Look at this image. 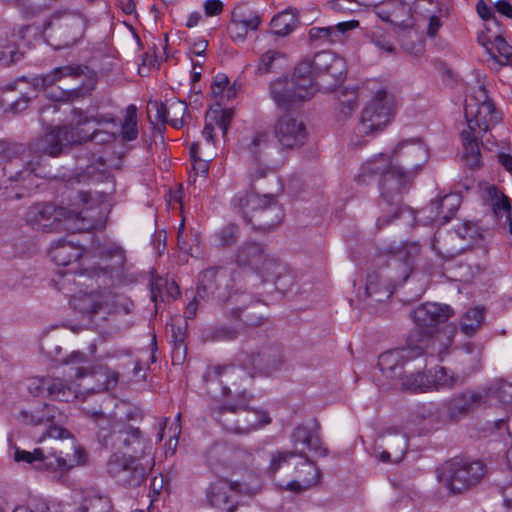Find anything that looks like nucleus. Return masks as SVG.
Here are the masks:
<instances>
[{
  "label": "nucleus",
  "mask_w": 512,
  "mask_h": 512,
  "mask_svg": "<svg viewBox=\"0 0 512 512\" xmlns=\"http://www.w3.org/2000/svg\"><path fill=\"white\" fill-rule=\"evenodd\" d=\"M375 13L383 21L401 27H410L412 19L411 7L403 0H385L375 5Z\"/></svg>",
  "instance_id": "obj_24"
},
{
  "label": "nucleus",
  "mask_w": 512,
  "mask_h": 512,
  "mask_svg": "<svg viewBox=\"0 0 512 512\" xmlns=\"http://www.w3.org/2000/svg\"><path fill=\"white\" fill-rule=\"evenodd\" d=\"M314 72L318 74L323 87L333 88L345 79L347 67L345 60L331 51H321L311 59Z\"/></svg>",
  "instance_id": "obj_14"
},
{
  "label": "nucleus",
  "mask_w": 512,
  "mask_h": 512,
  "mask_svg": "<svg viewBox=\"0 0 512 512\" xmlns=\"http://www.w3.org/2000/svg\"><path fill=\"white\" fill-rule=\"evenodd\" d=\"M83 512H110V499L94 491L88 492L81 504Z\"/></svg>",
  "instance_id": "obj_52"
},
{
  "label": "nucleus",
  "mask_w": 512,
  "mask_h": 512,
  "mask_svg": "<svg viewBox=\"0 0 512 512\" xmlns=\"http://www.w3.org/2000/svg\"><path fill=\"white\" fill-rule=\"evenodd\" d=\"M229 84V79L225 74H217L211 83V91L215 98H223L224 91Z\"/></svg>",
  "instance_id": "obj_59"
},
{
  "label": "nucleus",
  "mask_w": 512,
  "mask_h": 512,
  "mask_svg": "<svg viewBox=\"0 0 512 512\" xmlns=\"http://www.w3.org/2000/svg\"><path fill=\"white\" fill-rule=\"evenodd\" d=\"M251 365L261 373L269 375L282 365L281 350L277 345L263 347L251 355Z\"/></svg>",
  "instance_id": "obj_32"
},
{
  "label": "nucleus",
  "mask_w": 512,
  "mask_h": 512,
  "mask_svg": "<svg viewBox=\"0 0 512 512\" xmlns=\"http://www.w3.org/2000/svg\"><path fill=\"white\" fill-rule=\"evenodd\" d=\"M489 400L487 390H466L454 395L447 404V413L450 419L459 420L475 411Z\"/></svg>",
  "instance_id": "obj_20"
},
{
  "label": "nucleus",
  "mask_w": 512,
  "mask_h": 512,
  "mask_svg": "<svg viewBox=\"0 0 512 512\" xmlns=\"http://www.w3.org/2000/svg\"><path fill=\"white\" fill-rule=\"evenodd\" d=\"M485 312L481 308H470L462 316L460 321L461 331L468 337L473 336L482 326Z\"/></svg>",
  "instance_id": "obj_46"
},
{
  "label": "nucleus",
  "mask_w": 512,
  "mask_h": 512,
  "mask_svg": "<svg viewBox=\"0 0 512 512\" xmlns=\"http://www.w3.org/2000/svg\"><path fill=\"white\" fill-rule=\"evenodd\" d=\"M482 390L489 391V399L495 397L503 404L512 403V384L504 380H499L489 387L482 388Z\"/></svg>",
  "instance_id": "obj_53"
},
{
  "label": "nucleus",
  "mask_w": 512,
  "mask_h": 512,
  "mask_svg": "<svg viewBox=\"0 0 512 512\" xmlns=\"http://www.w3.org/2000/svg\"><path fill=\"white\" fill-rule=\"evenodd\" d=\"M250 396L242 393L237 403L226 402L217 407V420L234 434L247 435L270 423L268 414L261 410L249 409Z\"/></svg>",
  "instance_id": "obj_8"
},
{
  "label": "nucleus",
  "mask_w": 512,
  "mask_h": 512,
  "mask_svg": "<svg viewBox=\"0 0 512 512\" xmlns=\"http://www.w3.org/2000/svg\"><path fill=\"white\" fill-rule=\"evenodd\" d=\"M273 131L283 150L299 149L308 138L305 124L289 114H285L275 121Z\"/></svg>",
  "instance_id": "obj_17"
},
{
  "label": "nucleus",
  "mask_w": 512,
  "mask_h": 512,
  "mask_svg": "<svg viewBox=\"0 0 512 512\" xmlns=\"http://www.w3.org/2000/svg\"><path fill=\"white\" fill-rule=\"evenodd\" d=\"M394 165L416 176L428 160V150L419 139H408L398 143L390 155Z\"/></svg>",
  "instance_id": "obj_13"
},
{
  "label": "nucleus",
  "mask_w": 512,
  "mask_h": 512,
  "mask_svg": "<svg viewBox=\"0 0 512 512\" xmlns=\"http://www.w3.org/2000/svg\"><path fill=\"white\" fill-rule=\"evenodd\" d=\"M399 260H403L401 263V278H393L390 272L385 275L379 272H373L367 275L365 293L368 297L375 294H382L381 297L375 298V301L381 302L386 298H389L393 290L402 285L409 277L412 272V261L410 253L406 250H400L397 258H393V264L396 266Z\"/></svg>",
  "instance_id": "obj_10"
},
{
  "label": "nucleus",
  "mask_w": 512,
  "mask_h": 512,
  "mask_svg": "<svg viewBox=\"0 0 512 512\" xmlns=\"http://www.w3.org/2000/svg\"><path fill=\"white\" fill-rule=\"evenodd\" d=\"M484 134L473 133L466 129L461 132L463 158L470 168H478L481 164L480 141Z\"/></svg>",
  "instance_id": "obj_37"
},
{
  "label": "nucleus",
  "mask_w": 512,
  "mask_h": 512,
  "mask_svg": "<svg viewBox=\"0 0 512 512\" xmlns=\"http://www.w3.org/2000/svg\"><path fill=\"white\" fill-rule=\"evenodd\" d=\"M477 13L483 20L494 19L495 15L490 6L484 0H479L476 5Z\"/></svg>",
  "instance_id": "obj_64"
},
{
  "label": "nucleus",
  "mask_w": 512,
  "mask_h": 512,
  "mask_svg": "<svg viewBox=\"0 0 512 512\" xmlns=\"http://www.w3.org/2000/svg\"><path fill=\"white\" fill-rule=\"evenodd\" d=\"M298 90L289 82L287 77L279 78L270 84V95L277 106L290 108L297 102H302L297 96Z\"/></svg>",
  "instance_id": "obj_35"
},
{
  "label": "nucleus",
  "mask_w": 512,
  "mask_h": 512,
  "mask_svg": "<svg viewBox=\"0 0 512 512\" xmlns=\"http://www.w3.org/2000/svg\"><path fill=\"white\" fill-rule=\"evenodd\" d=\"M21 416L23 421L27 424L32 425H46L47 428L43 433V436L40 440H43L45 437H50L54 439H65L69 437V432L53 423L54 414L50 412V406L44 405L42 410H35L32 412L22 411Z\"/></svg>",
  "instance_id": "obj_27"
},
{
  "label": "nucleus",
  "mask_w": 512,
  "mask_h": 512,
  "mask_svg": "<svg viewBox=\"0 0 512 512\" xmlns=\"http://www.w3.org/2000/svg\"><path fill=\"white\" fill-rule=\"evenodd\" d=\"M301 463L296 467V479L287 483L288 490L301 492L317 485L321 479V472L316 464L307 456H300Z\"/></svg>",
  "instance_id": "obj_28"
},
{
  "label": "nucleus",
  "mask_w": 512,
  "mask_h": 512,
  "mask_svg": "<svg viewBox=\"0 0 512 512\" xmlns=\"http://www.w3.org/2000/svg\"><path fill=\"white\" fill-rule=\"evenodd\" d=\"M293 452L277 451L271 455V461L269 465V471L276 473L282 464L286 463L289 458L293 457Z\"/></svg>",
  "instance_id": "obj_58"
},
{
  "label": "nucleus",
  "mask_w": 512,
  "mask_h": 512,
  "mask_svg": "<svg viewBox=\"0 0 512 512\" xmlns=\"http://www.w3.org/2000/svg\"><path fill=\"white\" fill-rule=\"evenodd\" d=\"M72 117V124L77 125V129L87 126L118 129L117 121L112 114H96L89 116L83 110L74 108L72 110Z\"/></svg>",
  "instance_id": "obj_38"
},
{
  "label": "nucleus",
  "mask_w": 512,
  "mask_h": 512,
  "mask_svg": "<svg viewBox=\"0 0 512 512\" xmlns=\"http://www.w3.org/2000/svg\"><path fill=\"white\" fill-rule=\"evenodd\" d=\"M39 394L51 397L53 400L70 402L78 395V390L67 380L62 378H52L42 380L38 386Z\"/></svg>",
  "instance_id": "obj_31"
},
{
  "label": "nucleus",
  "mask_w": 512,
  "mask_h": 512,
  "mask_svg": "<svg viewBox=\"0 0 512 512\" xmlns=\"http://www.w3.org/2000/svg\"><path fill=\"white\" fill-rule=\"evenodd\" d=\"M232 205L247 223L256 229L269 231L282 220L283 213L272 194L238 193L232 199Z\"/></svg>",
  "instance_id": "obj_7"
},
{
  "label": "nucleus",
  "mask_w": 512,
  "mask_h": 512,
  "mask_svg": "<svg viewBox=\"0 0 512 512\" xmlns=\"http://www.w3.org/2000/svg\"><path fill=\"white\" fill-rule=\"evenodd\" d=\"M269 136L265 131H256L251 137L250 141L246 144L247 149L252 156L257 159L258 154L268 145Z\"/></svg>",
  "instance_id": "obj_54"
},
{
  "label": "nucleus",
  "mask_w": 512,
  "mask_h": 512,
  "mask_svg": "<svg viewBox=\"0 0 512 512\" xmlns=\"http://www.w3.org/2000/svg\"><path fill=\"white\" fill-rule=\"evenodd\" d=\"M264 282H272L278 288V282L286 272L285 266L274 257L267 254L259 267L254 271Z\"/></svg>",
  "instance_id": "obj_41"
},
{
  "label": "nucleus",
  "mask_w": 512,
  "mask_h": 512,
  "mask_svg": "<svg viewBox=\"0 0 512 512\" xmlns=\"http://www.w3.org/2000/svg\"><path fill=\"white\" fill-rule=\"evenodd\" d=\"M467 127L471 132L484 134L501 121L500 113L487 97L478 105L465 106Z\"/></svg>",
  "instance_id": "obj_19"
},
{
  "label": "nucleus",
  "mask_w": 512,
  "mask_h": 512,
  "mask_svg": "<svg viewBox=\"0 0 512 512\" xmlns=\"http://www.w3.org/2000/svg\"><path fill=\"white\" fill-rule=\"evenodd\" d=\"M335 31L332 27H315L310 30V37L312 39H322L325 41H333L332 34H334Z\"/></svg>",
  "instance_id": "obj_61"
},
{
  "label": "nucleus",
  "mask_w": 512,
  "mask_h": 512,
  "mask_svg": "<svg viewBox=\"0 0 512 512\" xmlns=\"http://www.w3.org/2000/svg\"><path fill=\"white\" fill-rule=\"evenodd\" d=\"M20 36L16 33L0 37V67H8L22 59L19 47Z\"/></svg>",
  "instance_id": "obj_39"
},
{
  "label": "nucleus",
  "mask_w": 512,
  "mask_h": 512,
  "mask_svg": "<svg viewBox=\"0 0 512 512\" xmlns=\"http://www.w3.org/2000/svg\"><path fill=\"white\" fill-rule=\"evenodd\" d=\"M84 248L72 239H59L50 247V257L58 266H69L84 256Z\"/></svg>",
  "instance_id": "obj_29"
},
{
  "label": "nucleus",
  "mask_w": 512,
  "mask_h": 512,
  "mask_svg": "<svg viewBox=\"0 0 512 512\" xmlns=\"http://www.w3.org/2000/svg\"><path fill=\"white\" fill-rule=\"evenodd\" d=\"M249 30L245 26L234 24V21H231L229 26V33L234 41H244Z\"/></svg>",
  "instance_id": "obj_63"
},
{
  "label": "nucleus",
  "mask_w": 512,
  "mask_h": 512,
  "mask_svg": "<svg viewBox=\"0 0 512 512\" xmlns=\"http://www.w3.org/2000/svg\"><path fill=\"white\" fill-rule=\"evenodd\" d=\"M491 45L496 49L498 55L503 58V60H500L499 63L501 65L512 66V46L509 45L501 35L495 36L494 41L491 42Z\"/></svg>",
  "instance_id": "obj_55"
},
{
  "label": "nucleus",
  "mask_w": 512,
  "mask_h": 512,
  "mask_svg": "<svg viewBox=\"0 0 512 512\" xmlns=\"http://www.w3.org/2000/svg\"><path fill=\"white\" fill-rule=\"evenodd\" d=\"M78 195L80 201L85 207L75 214L78 222L77 229L84 231L95 229L97 221L89 213L92 210L95 201L92 199L90 192L79 191Z\"/></svg>",
  "instance_id": "obj_44"
},
{
  "label": "nucleus",
  "mask_w": 512,
  "mask_h": 512,
  "mask_svg": "<svg viewBox=\"0 0 512 512\" xmlns=\"http://www.w3.org/2000/svg\"><path fill=\"white\" fill-rule=\"evenodd\" d=\"M372 177H378L381 206L387 213L378 217L376 221L380 229L399 217L402 212L403 196L409 191L416 176L394 165L386 155L379 154L361 166L356 180L358 183H368Z\"/></svg>",
  "instance_id": "obj_2"
},
{
  "label": "nucleus",
  "mask_w": 512,
  "mask_h": 512,
  "mask_svg": "<svg viewBox=\"0 0 512 512\" xmlns=\"http://www.w3.org/2000/svg\"><path fill=\"white\" fill-rule=\"evenodd\" d=\"M125 262V251L120 246L113 244L103 248L96 265H89L75 272L73 282L77 286H85L86 290L81 289L78 295H73L74 305H77L76 301H80L79 309L91 314L107 306L106 297L101 290L95 288H106L119 283L124 276Z\"/></svg>",
  "instance_id": "obj_1"
},
{
  "label": "nucleus",
  "mask_w": 512,
  "mask_h": 512,
  "mask_svg": "<svg viewBox=\"0 0 512 512\" xmlns=\"http://www.w3.org/2000/svg\"><path fill=\"white\" fill-rule=\"evenodd\" d=\"M296 23V15L290 10H285L272 18L271 27L276 35L286 36L294 30Z\"/></svg>",
  "instance_id": "obj_51"
},
{
  "label": "nucleus",
  "mask_w": 512,
  "mask_h": 512,
  "mask_svg": "<svg viewBox=\"0 0 512 512\" xmlns=\"http://www.w3.org/2000/svg\"><path fill=\"white\" fill-rule=\"evenodd\" d=\"M89 68L80 64H69L54 68L46 74L38 75L32 79L31 85L37 89H47L64 78L78 79L86 76Z\"/></svg>",
  "instance_id": "obj_26"
},
{
  "label": "nucleus",
  "mask_w": 512,
  "mask_h": 512,
  "mask_svg": "<svg viewBox=\"0 0 512 512\" xmlns=\"http://www.w3.org/2000/svg\"><path fill=\"white\" fill-rule=\"evenodd\" d=\"M25 219L32 228L45 230L57 219L56 208L49 203H37L28 209Z\"/></svg>",
  "instance_id": "obj_36"
},
{
  "label": "nucleus",
  "mask_w": 512,
  "mask_h": 512,
  "mask_svg": "<svg viewBox=\"0 0 512 512\" xmlns=\"http://www.w3.org/2000/svg\"><path fill=\"white\" fill-rule=\"evenodd\" d=\"M93 88V86L89 88L81 86L70 90H61L57 96H53V99L57 101L71 102L90 94Z\"/></svg>",
  "instance_id": "obj_57"
},
{
  "label": "nucleus",
  "mask_w": 512,
  "mask_h": 512,
  "mask_svg": "<svg viewBox=\"0 0 512 512\" xmlns=\"http://www.w3.org/2000/svg\"><path fill=\"white\" fill-rule=\"evenodd\" d=\"M231 21H234L236 25L245 26L251 30H257L261 23V18L247 6L237 5L232 11Z\"/></svg>",
  "instance_id": "obj_50"
},
{
  "label": "nucleus",
  "mask_w": 512,
  "mask_h": 512,
  "mask_svg": "<svg viewBox=\"0 0 512 512\" xmlns=\"http://www.w3.org/2000/svg\"><path fill=\"white\" fill-rule=\"evenodd\" d=\"M247 493L246 485L221 478L210 483L206 490V497L212 507L226 512H234L238 504L237 496Z\"/></svg>",
  "instance_id": "obj_16"
},
{
  "label": "nucleus",
  "mask_w": 512,
  "mask_h": 512,
  "mask_svg": "<svg viewBox=\"0 0 512 512\" xmlns=\"http://www.w3.org/2000/svg\"><path fill=\"white\" fill-rule=\"evenodd\" d=\"M267 256L261 244L244 242L235 253V262L239 267L255 271Z\"/></svg>",
  "instance_id": "obj_34"
},
{
  "label": "nucleus",
  "mask_w": 512,
  "mask_h": 512,
  "mask_svg": "<svg viewBox=\"0 0 512 512\" xmlns=\"http://www.w3.org/2000/svg\"><path fill=\"white\" fill-rule=\"evenodd\" d=\"M453 315V309L447 304L427 302L411 312V317L420 332L432 335L435 328L445 323Z\"/></svg>",
  "instance_id": "obj_18"
},
{
  "label": "nucleus",
  "mask_w": 512,
  "mask_h": 512,
  "mask_svg": "<svg viewBox=\"0 0 512 512\" xmlns=\"http://www.w3.org/2000/svg\"><path fill=\"white\" fill-rule=\"evenodd\" d=\"M118 136V129L99 128L94 126L81 127L77 125H65L53 129L41 138L37 139L33 148L38 153L57 157L63 149L72 144H81L88 140L98 144L109 143Z\"/></svg>",
  "instance_id": "obj_6"
},
{
  "label": "nucleus",
  "mask_w": 512,
  "mask_h": 512,
  "mask_svg": "<svg viewBox=\"0 0 512 512\" xmlns=\"http://www.w3.org/2000/svg\"><path fill=\"white\" fill-rule=\"evenodd\" d=\"M292 442L297 449L299 445L303 447L298 451V456H307L305 451L314 452L318 456H326L327 450L322 447L321 440L318 436L313 435L310 429L304 425L297 426L292 433Z\"/></svg>",
  "instance_id": "obj_33"
},
{
  "label": "nucleus",
  "mask_w": 512,
  "mask_h": 512,
  "mask_svg": "<svg viewBox=\"0 0 512 512\" xmlns=\"http://www.w3.org/2000/svg\"><path fill=\"white\" fill-rule=\"evenodd\" d=\"M244 374L242 369L234 365H215L207 368L204 380L213 392L220 390L222 395H228L231 392L230 386H236Z\"/></svg>",
  "instance_id": "obj_21"
},
{
  "label": "nucleus",
  "mask_w": 512,
  "mask_h": 512,
  "mask_svg": "<svg viewBox=\"0 0 512 512\" xmlns=\"http://www.w3.org/2000/svg\"><path fill=\"white\" fill-rule=\"evenodd\" d=\"M143 456L115 452L107 463V472L117 483L125 487H138L145 479V468L138 463Z\"/></svg>",
  "instance_id": "obj_12"
},
{
  "label": "nucleus",
  "mask_w": 512,
  "mask_h": 512,
  "mask_svg": "<svg viewBox=\"0 0 512 512\" xmlns=\"http://www.w3.org/2000/svg\"><path fill=\"white\" fill-rule=\"evenodd\" d=\"M233 113L230 110H222L216 117V125L226 134L228 127L232 121Z\"/></svg>",
  "instance_id": "obj_62"
},
{
  "label": "nucleus",
  "mask_w": 512,
  "mask_h": 512,
  "mask_svg": "<svg viewBox=\"0 0 512 512\" xmlns=\"http://www.w3.org/2000/svg\"><path fill=\"white\" fill-rule=\"evenodd\" d=\"M15 460L25 461L33 465L37 470L46 472L54 480H60L63 475L73 466L60 454L44 455L42 449L37 448L33 452L16 449Z\"/></svg>",
  "instance_id": "obj_15"
},
{
  "label": "nucleus",
  "mask_w": 512,
  "mask_h": 512,
  "mask_svg": "<svg viewBox=\"0 0 512 512\" xmlns=\"http://www.w3.org/2000/svg\"><path fill=\"white\" fill-rule=\"evenodd\" d=\"M486 201L492 207L496 217L500 218L504 214L511 216L512 206L503 192L499 191L495 185H488L485 188Z\"/></svg>",
  "instance_id": "obj_42"
},
{
  "label": "nucleus",
  "mask_w": 512,
  "mask_h": 512,
  "mask_svg": "<svg viewBox=\"0 0 512 512\" xmlns=\"http://www.w3.org/2000/svg\"><path fill=\"white\" fill-rule=\"evenodd\" d=\"M37 140H35L32 145ZM37 156L31 160L21 156L25 148L22 144H8L0 141V164L4 163L3 174L11 183L20 185L24 190L30 192L39 185L36 178H47L50 173L42 165L43 153H38L31 146Z\"/></svg>",
  "instance_id": "obj_5"
},
{
  "label": "nucleus",
  "mask_w": 512,
  "mask_h": 512,
  "mask_svg": "<svg viewBox=\"0 0 512 512\" xmlns=\"http://www.w3.org/2000/svg\"><path fill=\"white\" fill-rule=\"evenodd\" d=\"M432 382H430V374L412 373L405 375L401 379L402 389L410 393H424L431 391Z\"/></svg>",
  "instance_id": "obj_48"
},
{
  "label": "nucleus",
  "mask_w": 512,
  "mask_h": 512,
  "mask_svg": "<svg viewBox=\"0 0 512 512\" xmlns=\"http://www.w3.org/2000/svg\"><path fill=\"white\" fill-rule=\"evenodd\" d=\"M203 9L206 16H217L223 11V3L220 0H206Z\"/></svg>",
  "instance_id": "obj_60"
},
{
  "label": "nucleus",
  "mask_w": 512,
  "mask_h": 512,
  "mask_svg": "<svg viewBox=\"0 0 512 512\" xmlns=\"http://www.w3.org/2000/svg\"><path fill=\"white\" fill-rule=\"evenodd\" d=\"M86 29L85 21L82 17L76 16L68 19L63 26V35L65 36L63 47H70L79 42Z\"/></svg>",
  "instance_id": "obj_45"
},
{
  "label": "nucleus",
  "mask_w": 512,
  "mask_h": 512,
  "mask_svg": "<svg viewBox=\"0 0 512 512\" xmlns=\"http://www.w3.org/2000/svg\"><path fill=\"white\" fill-rule=\"evenodd\" d=\"M118 135L124 141H133L138 137L137 108L131 104L126 108L125 116L118 127Z\"/></svg>",
  "instance_id": "obj_47"
},
{
  "label": "nucleus",
  "mask_w": 512,
  "mask_h": 512,
  "mask_svg": "<svg viewBox=\"0 0 512 512\" xmlns=\"http://www.w3.org/2000/svg\"><path fill=\"white\" fill-rule=\"evenodd\" d=\"M423 353L424 349L419 345L396 348L382 353L377 365L384 374L394 372L398 367L402 368L406 362L422 356Z\"/></svg>",
  "instance_id": "obj_25"
},
{
  "label": "nucleus",
  "mask_w": 512,
  "mask_h": 512,
  "mask_svg": "<svg viewBox=\"0 0 512 512\" xmlns=\"http://www.w3.org/2000/svg\"><path fill=\"white\" fill-rule=\"evenodd\" d=\"M13 512H61L56 507H51L43 499H31L27 505L16 507Z\"/></svg>",
  "instance_id": "obj_56"
},
{
  "label": "nucleus",
  "mask_w": 512,
  "mask_h": 512,
  "mask_svg": "<svg viewBox=\"0 0 512 512\" xmlns=\"http://www.w3.org/2000/svg\"><path fill=\"white\" fill-rule=\"evenodd\" d=\"M285 64V54L279 50L270 49L260 56L256 67V74L265 75L269 73H277Z\"/></svg>",
  "instance_id": "obj_40"
},
{
  "label": "nucleus",
  "mask_w": 512,
  "mask_h": 512,
  "mask_svg": "<svg viewBox=\"0 0 512 512\" xmlns=\"http://www.w3.org/2000/svg\"><path fill=\"white\" fill-rule=\"evenodd\" d=\"M187 104L176 98L161 101H149L148 113L155 111V119L161 123L169 124L179 129L184 125V116L187 112Z\"/></svg>",
  "instance_id": "obj_22"
},
{
  "label": "nucleus",
  "mask_w": 512,
  "mask_h": 512,
  "mask_svg": "<svg viewBox=\"0 0 512 512\" xmlns=\"http://www.w3.org/2000/svg\"><path fill=\"white\" fill-rule=\"evenodd\" d=\"M83 411L94 419L99 442L106 448L127 450L131 455L148 456L152 452L150 439L144 437L138 427L116 421L101 411L84 408Z\"/></svg>",
  "instance_id": "obj_4"
},
{
  "label": "nucleus",
  "mask_w": 512,
  "mask_h": 512,
  "mask_svg": "<svg viewBox=\"0 0 512 512\" xmlns=\"http://www.w3.org/2000/svg\"><path fill=\"white\" fill-rule=\"evenodd\" d=\"M240 237V228L238 225L230 223L222 227L211 236L214 246L220 248L231 247Z\"/></svg>",
  "instance_id": "obj_49"
},
{
  "label": "nucleus",
  "mask_w": 512,
  "mask_h": 512,
  "mask_svg": "<svg viewBox=\"0 0 512 512\" xmlns=\"http://www.w3.org/2000/svg\"><path fill=\"white\" fill-rule=\"evenodd\" d=\"M392 110L393 101L388 97L387 91L378 90L371 103L362 111L359 133L367 135L382 131L389 122Z\"/></svg>",
  "instance_id": "obj_11"
},
{
  "label": "nucleus",
  "mask_w": 512,
  "mask_h": 512,
  "mask_svg": "<svg viewBox=\"0 0 512 512\" xmlns=\"http://www.w3.org/2000/svg\"><path fill=\"white\" fill-rule=\"evenodd\" d=\"M485 472L483 462L455 457L438 468L437 478L450 492L459 494L478 484Z\"/></svg>",
  "instance_id": "obj_9"
},
{
  "label": "nucleus",
  "mask_w": 512,
  "mask_h": 512,
  "mask_svg": "<svg viewBox=\"0 0 512 512\" xmlns=\"http://www.w3.org/2000/svg\"><path fill=\"white\" fill-rule=\"evenodd\" d=\"M241 273L225 267H210L198 278L197 296L226 306L225 313L232 320H239L243 310L252 302L249 293L240 284Z\"/></svg>",
  "instance_id": "obj_3"
},
{
  "label": "nucleus",
  "mask_w": 512,
  "mask_h": 512,
  "mask_svg": "<svg viewBox=\"0 0 512 512\" xmlns=\"http://www.w3.org/2000/svg\"><path fill=\"white\" fill-rule=\"evenodd\" d=\"M318 79L311 59H305L298 63L294 69L292 80L295 89L298 90L297 96L300 100L311 99L319 87H323Z\"/></svg>",
  "instance_id": "obj_23"
},
{
  "label": "nucleus",
  "mask_w": 512,
  "mask_h": 512,
  "mask_svg": "<svg viewBox=\"0 0 512 512\" xmlns=\"http://www.w3.org/2000/svg\"><path fill=\"white\" fill-rule=\"evenodd\" d=\"M464 380V377L456 374L446 367H437L434 371V374L430 373V382H432L431 391L441 388L451 389L456 385L464 383Z\"/></svg>",
  "instance_id": "obj_43"
},
{
  "label": "nucleus",
  "mask_w": 512,
  "mask_h": 512,
  "mask_svg": "<svg viewBox=\"0 0 512 512\" xmlns=\"http://www.w3.org/2000/svg\"><path fill=\"white\" fill-rule=\"evenodd\" d=\"M461 199L457 194H447L442 198L432 201L427 207L429 218L444 225L449 222L458 211Z\"/></svg>",
  "instance_id": "obj_30"
}]
</instances>
